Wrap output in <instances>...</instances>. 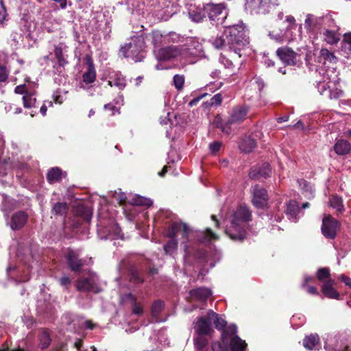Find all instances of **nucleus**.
<instances>
[{"label":"nucleus","instance_id":"nucleus-29","mask_svg":"<svg viewBox=\"0 0 351 351\" xmlns=\"http://www.w3.org/2000/svg\"><path fill=\"white\" fill-rule=\"evenodd\" d=\"M66 49L67 47L63 43L58 44L54 49L55 56L57 58L59 65L62 67L67 63L65 58Z\"/></svg>","mask_w":351,"mask_h":351},{"label":"nucleus","instance_id":"nucleus-64","mask_svg":"<svg viewBox=\"0 0 351 351\" xmlns=\"http://www.w3.org/2000/svg\"><path fill=\"white\" fill-rule=\"evenodd\" d=\"M264 62L267 67L272 66L274 65V62L272 60L269 59L268 57H265Z\"/></svg>","mask_w":351,"mask_h":351},{"label":"nucleus","instance_id":"nucleus-14","mask_svg":"<svg viewBox=\"0 0 351 351\" xmlns=\"http://www.w3.org/2000/svg\"><path fill=\"white\" fill-rule=\"evenodd\" d=\"M11 37L12 40L16 45H23L24 47L30 45L32 40L31 31L26 24L14 30L11 34Z\"/></svg>","mask_w":351,"mask_h":351},{"label":"nucleus","instance_id":"nucleus-55","mask_svg":"<svg viewBox=\"0 0 351 351\" xmlns=\"http://www.w3.org/2000/svg\"><path fill=\"white\" fill-rule=\"evenodd\" d=\"M285 22L289 24L287 27L296 28L295 19L293 16L287 15L285 17Z\"/></svg>","mask_w":351,"mask_h":351},{"label":"nucleus","instance_id":"nucleus-7","mask_svg":"<svg viewBox=\"0 0 351 351\" xmlns=\"http://www.w3.org/2000/svg\"><path fill=\"white\" fill-rule=\"evenodd\" d=\"M324 348L328 351H351V336L344 333L328 335Z\"/></svg>","mask_w":351,"mask_h":351},{"label":"nucleus","instance_id":"nucleus-30","mask_svg":"<svg viewBox=\"0 0 351 351\" xmlns=\"http://www.w3.org/2000/svg\"><path fill=\"white\" fill-rule=\"evenodd\" d=\"M108 83L110 86H116L120 90L123 89L126 86L125 80L120 73H115L110 76Z\"/></svg>","mask_w":351,"mask_h":351},{"label":"nucleus","instance_id":"nucleus-46","mask_svg":"<svg viewBox=\"0 0 351 351\" xmlns=\"http://www.w3.org/2000/svg\"><path fill=\"white\" fill-rule=\"evenodd\" d=\"M164 308V302L162 300H156L154 302L152 306V315L156 317L161 312Z\"/></svg>","mask_w":351,"mask_h":351},{"label":"nucleus","instance_id":"nucleus-57","mask_svg":"<svg viewBox=\"0 0 351 351\" xmlns=\"http://www.w3.org/2000/svg\"><path fill=\"white\" fill-rule=\"evenodd\" d=\"M207 93H202L200 95L193 98L190 102L189 103V106L190 107H193V106L196 105L203 97H204Z\"/></svg>","mask_w":351,"mask_h":351},{"label":"nucleus","instance_id":"nucleus-45","mask_svg":"<svg viewBox=\"0 0 351 351\" xmlns=\"http://www.w3.org/2000/svg\"><path fill=\"white\" fill-rule=\"evenodd\" d=\"M132 204L140 206H150L151 205H152L153 202L152 199L145 198L142 196H136L133 199Z\"/></svg>","mask_w":351,"mask_h":351},{"label":"nucleus","instance_id":"nucleus-15","mask_svg":"<svg viewBox=\"0 0 351 351\" xmlns=\"http://www.w3.org/2000/svg\"><path fill=\"white\" fill-rule=\"evenodd\" d=\"M65 258L69 267L73 271H79L82 266L91 262V258H80L77 251L70 249L65 254Z\"/></svg>","mask_w":351,"mask_h":351},{"label":"nucleus","instance_id":"nucleus-52","mask_svg":"<svg viewBox=\"0 0 351 351\" xmlns=\"http://www.w3.org/2000/svg\"><path fill=\"white\" fill-rule=\"evenodd\" d=\"M130 281L134 283H142L143 280L138 271L132 270L130 273Z\"/></svg>","mask_w":351,"mask_h":351},{"label":"nucleus","instance_id":"nucleus-56","mask_svg":"<svg viewBox=\"0 0 351 351\" xmlns=\"http://www.w3.org/2000/svg\"><path fill=\"white\" fill-rule=\"evenodd\" d=\"M205 235L208 241L217 240L218 239V237L210 228L206 230Z\"/></svg>","mask_w":351,"mask_h":351},{"label":"nucleus","instance_id":"nucleus-13","mask_svg":"<svg viewBox=\"0 0 351 351\" xmlns=\"http://www.w3.org/2000/svg\"><path fill=\"white\" fill-rule=\"evenodd\" d=\"M335 83L332 82L328 77L324 76L323 81L317 83L316 87L320 95L329 99H337L342 95V91L338 89H332Z\"/></svg>","mask_w":351,"mask_h":351},{"label":"nucleus","instance_id":"nucleus-53","mask_svg":"<svg viewBox=\"0 0 351 351\" xmlns=\"http://www.w3.org/2000/svg\"><path fill=\"white\" fill-rule=\"evenodd\" d=\"M8 76V71L7 69L0 64V82H4L6 80Z\"/></svg>","mask_w":351,"mask_h":351},{"label":"nucleus","instance_id":"nucleus-12","mask_svg":"<svg viewBox=\"0 0 351 351\" xmlns=\"http://www.w3.org/2000/svg\"><path fill=\"white\" fill-rule=\"evenodd\" d=\"M278 0H245V8L255 14H265L269 12L270 6L276 5Z\"/></svg>","mask_w":351,"mask_h":351},{"label":"nucleus","instance_id":"nucleus-8","mask_svg":"<svg viewBox=\"0 0 351 351\" xmlns=\"http://www.w3.org/2000/svg\"><path fill=\"white\" fill-rule=\"evenodd\" d=\"M204 11L206 12L210 21L213 25H223L228 16V11L223 3H208L204 6Z\"/></svg>","mask_w":351,"mask_h":351},{"label":"nucleus","instance_id":"nucleus-26","mask_svg":"<svg viewBox=\"0 0 351 351\" xmlns=\"http://www.w3.org/2000/svg\"><path fill=\"white\" fill-rule=\"evenodd\" d=\"M121 302L122 304H130L134 314L140 315L143 313L142 307L137 304L136 298L132 293L121 295Z\"/></svg>","mask_w":351,"mask_h":351},{"label":"nucleus","instance_id":"nucleus-51","mask_svg":"<svg viewBox=\"0 0 351 351\" xmlns=\"http://www.w3.org/2000/svg\"><path fill=\"white\" fill-rule=\"evenodd\" d=\"M222 102V95L221 93H217L211 99L210 102L208 103L209 106H219Z\"/></svg>","mask_w":351,"mask_h":351},{"label":"nucleus","instance_id":"nucleus-41","mask_svg":"<svg viewBox=\"0 0 351 351\" xmlns=\"http://www.w3.org/2000/svg\"><path fill=\"white\" fill-rule=\"evenodd\" d=\"M68 206L66 203L58 202L56 203L52 209V213L56 215H63L67 213Z\"/></svg>","mask_w":351,"mask_h":351},{"label":"nucleus","instance_id":"nucleus-18","mask_svg":"<svg viewBox=\"0 0 351 351\" xmlns=\"http://www.w3.org/2000/svg\"><path fill=\"white\" fill-rule=\"evenodd\" d=\"M252 203L258 208H263L268 201V195L267 191L258 185H255L252 189Z\"/></svg>","mask_w":351,"mask_h":351},{"label":"nucleus","instance_id":"nucleus-33","mask_svg":"<svg viewBox=\"0 0 351 351\" xmlns=\"http://www.w3.org/2000/svg\"><path fill=\"white\" fill-rule=\"evenodd\" d=\"M329 204L330 207L336 209L340 213L344 211L342 198L338 195H332L329 199Z\"/></svg>","mask_w":351,"mask_h":351},{"label":"nucleus","instance_id":"nucleus-36","mask_svg":"<svg viewBox=\"0 0 351 351\" xmlns=\"http://www.w3.org/2000/svg\"><path fill=\"white\" fill-rule=\"evenodd\" d=\"M319 58L323 60V63L326 64V62L330 63H335L337 58L333 53L328 51L327 49H322L319 52Z\"/></svg>","mask_w":351,"mask_h":351},{"label":"nucleus","instance_id":"nucleus-31","mask_svg":"<svg viewBox=\"0 0 351 351\" xmlns=\"http://www.w3.org/2000/svg\"><path fill=\"white\" fill-rule=\"evenodd\" d=\"M62 176V170L58 167H53L49 170L47 174V180L49 183L54 184L61 181Z\"/></svg>","mask_w":351,"mask_h":351},{"label":"nucleus","instance_id":"nucleus-28","mask_svg":"<svg viewBox=\"0 0 351 351\" xmlns=\"http://www.w3.org/2000/svg\"><path fill=\"white\" fill-rule=\"evenodd\" d=\"M303 346L310 350H318L320 348L319 336L317 334L306 336L303 340Z\"/></svg>","mask_w":351,"mask_h":351},{"label":"nucleus","instance_id":"nucleus-63","mask_svg":"<svg viewBox=\"0 0 351 351\" xmlns=\"http://www.w3.org/2000/svg\"><path fill=\"white\" fill-rule=\"evenodd\" d=\"M180 36L176 34V33H171L169 36H168V40L171 39L173 42H176V41H178V39H179Z\"/></svg>","mask_w":351,"mask_h":351},{"label":"nucleus","instance_id":"nucleus-34","mask_svg":"<svg viewBox=\"0 0 351 351\" xmlns=\"http://www.w3.org/2000/svg\"><path fill=\"white\" fill-rule=\"evenodd\" d=\"M256 141L253 138L247 137L243 139L239 145V148L242 152L249 153L254 149V148L256 147Z\"/></svg>","mask_w":351,"mask_h":351},{"label":"nucleus","instance_id":"nucleus-38","mask_svg":"<svg viewBox=\"0 0 351 351\" xmlns=\"http://www.w3.org/2000/svg\"><path fill=\"white\" fill-rule=\"evenodd\" d=\"M178 248L177 239H171L165 245L164 250L168 255L173 256Z\"/></svg>","mask_w":351,"mask_h":351},{"label":"nucleus","instance_id":"nucleus-17","mask_svg":"<svg viewBox=\"0 0 351 351\" xmlns=\"http://www.w3.org/2000/svg\"><path fill=\"white\" fill-rule=\"evenodd\" d=\"M339 226L338 221L331 216L325 217L322 221V232L326 238L333 239L336 237Z\"/></svg>","mask_w":351,"mask_h":351},{"label":"nucleus","instance_id":"nucleus-47","mask_svg":"<svg viewBox=\"0 0 351 351\" xmlns=\"http://www.w3.org/2000/svg\"><path fill=\"white\" fill-rule=\"evenodd\" d=\"M271 169L269 163H263L258 169V173L263 178H267L271 174Z\"/></svg>","mask_w":351,"mask_h":351},{"label":"nucleus","instance_id":"nucleus-20","mask_svg":"<svg viewBox=\"0 0 351 351\" xmlns=\"http://www.w3.org/2000/svg\"><path fill=\"white\" fill-rule=\"evenodd\" d=\"M194 330L196 334L210 335L213 331L211 321L205 317H199L194 322Z\"/></svg>","mask_w":351,"mask_h":351},{"label":"nucleus","instance_id":"nucleus-50","mask_svg":"<svg viewBox=\"0 0 351 351\" xmlns=\"http://www.w3.org/2000/svg\"><path fill=\"white\" fill-rule=\"evenodd\" d=\"M184 78L182 75H175L173 77V84L178 90H181L184 86Z\"/></svg>","mask_w":351,"mask_h":351},{"label":"nucleus","instance_id":"nucleus-22","mask_svg":"<svg viewBox=\"0 0 351 351\" xmlns=\"http://www.w3.org/2000/svg\"><path fill=\"white\" fill-rule=\"evenodd\" d=\"M295 31H296V28L287 27L284 32H281L280 33L274 34L272 32H269V36L271 38L278 42H290L296 39L297 34L294 32Z\"/></svg>","mask_w":351,"mask_h":351},{"label":"nucleus","instance_id":"nucleus-60","mask_svg":"<svg viewBox=\"0 0 351 351\" xmlns=\"http://www.w3.org/2000/svg\"><path fill=\"white\" fill-rule=\"evenodd\" d=\"M62 286L67 287L71 284V280L68 276H63L59 280Z\"/></svg>","mask_w":351,"mask_h":351},{"label":"nucleus","instance_id":"nucleus-42","mask_svg":"<svg viewBox=\"0 0 351 351\" xmlns=\"http://www.w3.org/2000/svg\"><path fill=\"white\" fill-rule=\"evenodd\" d=\"M23 106L25 108H32L35 106L36 98L32 94L25 93L23 97Z\"/></svg>","mask_w":351,"mask_h":351},{"label":"nucleus","instance_id":"nucleus-58","mask_svg":"<svg viewBox=\"0 0 351 351\" xmlns=\"http://www.w3.org/2000/svg\"><path fill=\"white\" fill-rule=\"evenodd\" d=\"M219 61L224 64L226 68H231L232 66V62L231 60L227 59L226 57L221 56L219 58Z\"/></svg>","mask_w":351,"mask_h":351},{"label":"nucleus","instance_id":"nucleus-61","mask_svg":"<svg viewBox=\"0 0 351 351\" xmlns=\"http://www.w3.org/2000/svg\"><path fill=\"white\" fill-rule=\"evenodd\" d=\"M14 92L16 93V94H23V95L25 94V93H27L26 92V86L25 85H19V86H17L15 89H14Z\"/></svg>","mask_w":351,"mask_h":351},{"label":"nucleus","instance_id":"nucleus-54","mask_svg":"<svg viewBox=\"0 0 351 351\" xmlns=\"http://www.w3.org/2000/svg\"><path fill=\"white\" fill-rule=\"evenodd\" d=\"M221 143L219 141L211 143L209 145L210 150L212 153H216L219 151Z\"/></svg>","mask_w":351,"mask_h":351},{"label":"nucleus","instance_id":"nucleus-32","mask_svg":"<svg viewBox=\"0 0 351 351\" xmlns=\"http://www.w3.org/2000/svg\"><path fill=\"white\" fill-rule=\"evenodd\" d=\"M350 145L346 140H339L334 146V149L338 155H344L350 150Z\"/></svg>","mask_w":351,"mask_h":351},{"label":"nucleus","instance_id":"nucleus-40","mask_svg":"<svg viewBox=\"0 0 351 351\" xmlns=\"http://www.w3.org/2000/svg\"><path fill=\"white\" fill-rule=\"evenodd\" d=\"M197 336L194 338L195 346L198 350H202L208 343V339L206 337L208 335L197 334Z\"/></svg>","mask_w":351,"mask_h":351},{"label":"nucleus","instance_id":"nucleus-43","mask_svg":"<svg viewBox=\"0 0 351 351\" xmlns=\"http://www.w3.org/2000/svg\"><path fill=\"white\" fill-rule=\"evenodd\" d=\"M39 340L40 346L42 349L47 348L51 343L49 335L46 331H43L40 334Z\"/></svg>","mask_w":351,"mask_h":351},{"label":"nucleus","instance_id":"nucleus-48","mask_svg":"<svg viewBox=\"0 0 351 351\" xmlns=\"http://www.w3.org/2000/svg\"><path fill=\"white\" fill-rule=\"evenodd\" d=\"M317 277L319 280L323 281L324 280H329L330 278V269L328 268H320L317 272Z\"/></svg>","mask_w":351,"mask_h":351},{"label":"nucleus","instance_id":"nucleus-1","mask_svg":"<svg viewBox=\"0 0 351 351\" xmlns=\"http://www.w3.org/2000/svg\"><path fill=\"white\" fill-rule=\"evenodd\" d=\"M223 27L226 29L220 36H217L213 40V45L217 49L228 48L239 57H241L242 51L249 44V38L244 24L224 25Z\"/></svg>","mask_w":351,"mask_h":351},{"label":"nucleus","instance_id":"nucleus-21","mask_svg":"<svg viewBox=\"0 0 351 351\" xmlns=\"http://www.w3.org/2000/svg\"><path fill=\"white\" fill-rule=\"evenodd\" d=\"M28 215L25 211H18L12 215L10 226L12 230H17L22 228L26 223Z\"/></svg>","mask_w":351,"mask_h":351},{"label":"nucleus","instance_id":"nucleus-59","mask_svg":"<svg viewBox=\"0 0 351 351\" xmlns=\"http://www.w3.org/2000/svg\"><path fill=\"white\" fill-rule=\"evenodd\" d=\"M338 279H339L340 280L343 282L346 286L351 288V278H350L345 276L344 274H341L338 277Z\"/></svg>","mask_w":351,"mask_h":351},{"label":"nucleus","instance_id":"nucleus-39","mask_svg":"<svg viewBox=\"0 0 351 351\" xmlns=\"http://www.w3.org/2000/svg\"><path fill=\"white\" fill-rule=\"evenodd\" d=\"M122 238V235L121 234V228L117 224H113L110 227V230H109V233L105 237L106 239H117Z\"/></svg>","mask_w":351,"mask_h":351},{"label":"nucleus","instance_id":"nucleus-35","mask_svg":"<svg viewBox=\"0 0 351 351\" xmlns=\"http://www.w3.org/2000/svg\"><path fill=\"white\" fill-rule=\"evenodd\" d=\"M314 280V278L310 276H304V282L302 284V287L306 290V291L311 295H318L319 292L317 288L314 286L308 285V282Z\"/></svg>","mask_w":351,"mask_h":351},{"label":"nucleus","instance_id":"nucleus-23","mask_svg":"<svg viewBox=\"0 0 351 351\" xmlns=\"http://www.w3.org/2000/svg\"><path fill=\"white\" fill-rule=\"evenodd\" d=\"M211 294V290L206 287H199L189 291V297L191 300L204 302L207 300Z\"/></svg>","mask_w":351,"mask_h":351},{"label":"nucleus","instance_id":"nucleus-25","mask_svg":"<svg viewBox=\"0 0 351 351\" xmlns=\"http://www.w3.org/2000/svg\"><path fill=\"white\" fill-rule=\"evenodd\" d=\"M86 61L88 64V68L86 72L83 74V82L86 84H91L94 82L96 78V71L94 67L93 62L91 57L88 55L86 56Z\"/></svg>","mask_w":351,"mask_h":351},{"label":"nucleus","instance_id":"nucleus-24","mask_svg":"<svg viewBox=\"0 0 351 351\" xmlns=\"http://www.w3.org/2000/svg\"><path fill=\"white\" fill-rule=\"evenodd\" d=\"M301 210L300 209L298 203L294 200H290L287 204V208L285 213L287 215L289 220L296 222L298 218L300 217V214Z\"/></svg>","mask_w":351,"mask_h":351},{"label":"nucleus","instance_id":"nucleus-44","mask_svg":"<svg viewBox=\"0 0 351 351\" xmlns=\"http://www.w3.org/2000/svg\"><path fill=\"white\" fill-rule=\"evenodd\" d=\"M205 14H206V12H204V10L202 11L193 10L189 12V16L191 20L197 23L202 21L204 18L206 17Z\"/></svg>","mask_w":351,"mask_h":351},{"label":"nucleus","instance_id":"nucleus-6","mask_svg":"<svg viewBox=\"0 0 351 351\" xmlns=\"http://www.w3.org/2000/svg\"><path fill=\"white\" fill-rule=\"evenodd\" d=\"M145 37L141 34L132 38L131 42L123 46L120 49V53L136 62H141L145 58Z\"/></svg>","mask_w":351,"mask_h":351},{"label":"nucleus","instance_id":"nucleus-9","mask_svg":"<svg viewBox=\"0 0 351 351\" xmlns=\"http://www.w3.org/2000/svg\"><path fill=\"white\" fill-rule=\"evenodd\" d=\"M325 23L326 25L319 33L323 40L329 45L337 44L340 40V36L338 34L339 27L331 14H326Z\"/></svg>","mask_w":351,"mask_h":351},{"label":"nucleus","instance_id":"nucleus-11","mask_svg":"<svg viewBox=\"0 0 351 351\" xmlns=\"http://www.w3.org/2000/svg\"><path fill=\"white\" fill-rule=\"evenodd\" d=\"M98 278L95 273H89L88 277H82L76 282L78 291L84 292L99 293L100 289L97 285Z\"/></svg>","mask_w":351,"mask_h":351},{"label":"nucleus","instance_id":"nucleus-3","mask_svg":"<svg viewBox=\"0 0 351 351\" xmlns=\"http://www.w3.org/2000/svg\"><path fill=\"white\" fill-rule=\"evenodd\" d=\"M251 220V213L245 206L238 207L231 215L230 224L225 232L233 241H242L246 237L247 223Z\"/></svg>","mask_w":351,"mask_h":351},{"label":"nucleus","instance_id":"nucleus-5","mask_svg":"<svg viewBox=\"0 0 351 351\" xmlns=\"http://www.w3.org/2000/svg\"><path fill=\"white\" fill-rule=\"evenodd\" d=\"M250 108L247 105H239L234 106L230 114L227 122L223 124L221 118L217 116L215 118L213 124L215 127L220 128L226 134L231 132L230 125L243 122L247 116Z\"/></svg>","mask_w":351,"mask_h":351},{"label":"nucleus","instance_id":"nucleus-19","mask_svg":"<svg viewBox=\"0 0 351 351\" xmlns=\"http://www.w3.org/2000/svg\"><path fill=\"white\" fill-rule=\"evenodd\" d=\"M276 55L287 65H295L296 64L297 54L289 47L278 48L276 51Z\"/></svg>","mask_w":351,"mask_h":351},{"label":"nucleus","instance_id":"nucleus-37","mask_svg":"<svg viewBox=\"0 0 351 351\" xmlns=\"http://www.w3.org/2000/svg\"><path fill=\"white\" fill-rule=\"evenodd\" d=\"M341 49L347 53L348 57L351 58V32L344 34L341 43Z\"/></svg>","mask_w":351,"mask_h":351},{"label":"nucleus","instance_id":"nucleus-62","mask_svg":"<svg viewBox=\"0 0 351 351\" xmlns=\"http://www.w3.org/2000/svg\"><path fill=\"white\" fill-rule=\"evenodd\" d=\"M213 351H220L221 350V344L219 341H215L211 346Z\"/></svg>","mask_w":351,"mask_h":351},{"label":"nucleus","instance_id":"nucleus-2","mask_svg":"<svg viewBox=\"0 0 351 351\" xmlns=\"http://www.w3.org/2000/svg\"><path fill=\"white\" fill-rule=\"evenodd\" d=\"M207 319L213 322L215 327L219 330H222L221 339L225 346H230L231 351H245L247 343L242 340L238 335L237 327L235 324H230L225 329L227 322L223 315L215 313L213 310L207 312Z\"/></svg>","mask_w":351,"mask_h":351},{"label":"nucleus","instance_id":"nucleus-10","mask_svg":"<svg viewBox=\"0 0 351 351\" xmlns=\"http://www.w3.org/2000/svg\"><path fill=\"white\" fill-rule=\"evenodd\" d=\"M326 14L322 16H316L311 14L306 16L304 26L311 36H317L326 25Z\"/></svg>","mask_w":351,"mask_h":351},{"label":"nucleus","instance_id":"nucleus-49","mask_svg":"<svg viewBox=\"0 0 351 351\" xmlns=\"http://www.w3.org/2000/svg\"><path fill=\"white\" fill-rule=\"evenodd\" d=\"M152 43L155 47L160 45L162 43V39L163 38L162 35L158 31H154L152 33Z\"/></svg>","mask_w":351,"mask_h":351},{"label":"nucleus","instance_id":"nucleus-27","mask_svg":"<svg viewBox=\"0 0 351 351\" xmlns=\"http://www.w3.org/2000/svg\"><path fill=\"white\" fill-rule=\"evenodd\" d=\"M334 280L329 279L324 282L322 287L323 294L331 299H339V293L333 287Z\"/></svg>","mask_w":351,"mask_h":351},{"label":"nucleus","instance_id":"nucleus-16","mask_svg":"<svg viewBox=\"0 0 351 351\" xmlns=\"http://www.w3.org/2000/svg\"><path fill=\"white\" fill-rule=\"evenodd\" d=\"M180 232L184 238L188 239L191 233V229L186 223L176 221L169 224L165 234L170 239H176V236Z\"/></svg>","mask_w":351,"mask_h":351},{"label":"nucleus","instance_id":"nucleus-4","mask_svg":"<svg viewBox=\"0 0 351 351\" xmlns=\"http://www.w3.org/2000/svg\"><path fill=\"white\" fill-rule=\"evenodd\" d=\"M201 46L195 42H191L189 45L182 47L169 46L154 50L156 58L159 60H168L174 58H180L185 63H193L191 60L199 55Z\"/></svg>","mask_w":351,"mask_h":351}]
</instances>
